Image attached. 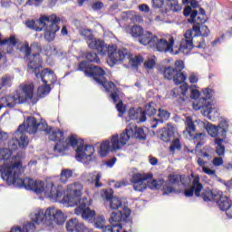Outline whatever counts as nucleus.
<instances>
[{"label":"nucleus","instance_id":"57","mask_svg":"<svg viewBox=\"0 0 232 232\" xmlns=\"http://www.w3.org/2000/svg\"><path fill=\"white\" fill-rule=\"evenodd\" d=\"M149 162L151 166H157V164H159V160L155 157H149Z\"/></svg>","mask_w":232,"mask_h":232},{"label":"nucleus","instance_id":"53","mask_svg":"<svg viewBox=\"0 0 232 232\" xmlns=\"http://www.w3.org/2000/svg\"><path fill=\"white\" fill-rule=\"evenodd\" d=\"M84 1L86 0H78V5L80 6H82V5L84 4ZM35 3H41V0H27L26 5H35Z\"/></svg>","mask_w":232,"mask_h":232},{"label":"nucleus","instance_id":"62","mask_svg":"<svg viewBox=\"0 0 232 232\" xmlns=\"http://www.w3.org/2000/svg\"><path fill=\"white\" fill-rule=\"evenodd\" d=\"M10 232H23V228H21V227H14L11 228Z\"/></svg>","mask_w":232,"mask_h":232},{"label":"nucleus","instance_id":"60","mask_svg":"<svg viewBox=\"0 0 232 232\" xmlns=\"http://www.w3.org/2000/svg\"><path fill=\"white\" fill-rule=\"evenodd\" d=\"M197 163L198 164V166H201V168L205 167L206 165V161H204V160H202L201 158H198Z\"/></svg>","mask_w":232,"mask_h":232},{"label":"nucleus","instance_id":"30","mask_svg":"<svg viewBox=\"0 0 232 232\" xmlns=\"http://www.w3.org/2000/svg\"><path fill=\"white\" fill-rule=\"evenodd\" d=\"M175 130L176 129L171 124L169 123L167 127L163 128V130L161 133V140L164 142H169L173 135H175Z\"/></svg>","mask_w":232,"mask_h":232},{"label":"nucleus","instance_id":"13","mask_svg":"<svg viewBox=\"0 0 232 232\" xmlns=\"http://www.w3.org/2000/svg\"><path fill=\"white\" fill-rule=\"evenodd\" d=\"M34 97V84L21 85L12 95L0 98V110L3 108H14L16 104H23L27 101H32Z\"/></svg>","mask_w":232,"mask_h":232},{"label":"nucleus","instance_id":"64","mask_svg":"<svg viewBox=\"0 0 232 232\" xmlns=\"http://www.w3.org/2000/svg\"><path fill=\"white\" fill-rule=\"evenodd\" d=\"M225 186L227 189H232V179L225 183Z\"/></svg>","mask_w":232,"mask_h":232},{"label":"nucleus","instance_id":"1","mask_svg":"<svg viewBox=\"0 0 232 232\" xmlns=\"http://www.w3.org/2000/svg\"><path fill=\"white\" fill-rule=\"evenodd\" d=\"M19 142L16 138H13L8 142V149L4 148L0 150V162H4L0 165V173L3 180L8 184V186H14V188H24V181L26 178L23 175V165H21V157L12 156V151L17 150Z\"/></svg>","mask_w":232,"mask_h":232},{"label":"nucleus","instance_id":"22","mask_svg":"<svg viewBox=\"0 0 232 232\" xmlns=\"http://www.w3.org/2000/svg\"><path fill=\"white\" fill-rule=\"evenodd\" d=\"M183 14L185 15V17L190 15L188 23H190L191 24H204V23H206V18H204V16L202 15H198V11L193 10L189 5L185 7ZM197 15L198 16L197 17Z\"/></svg>","mask_w":232,"mask_h":232},{"label":"nucleus","instance_id":"63","mask_svg":"<svg viewBox=\"0 0 232 232\" xmlns=\"http://www.w3.org/2000/svg\"><path fill=\"white\" fill-rule=\"evenodd\" d=\"M189 3L191 5L192 8H197V6H198V3L195 0H190Z\"/></svg>","mask_w":232,"mask_h":232},{"label":"nucleus","instance_id":"56","mask_svg":"<svg viewBox=\"0 0 232 232\" xmlns=\"http://www.w3.org/2000/svg\"><path fill=\"white\" fill-rule=\"evenodd\" d=\"M115 162H117V158H111V160H107V168H111L112 166H115Z\"/></svg>","mask_w":232,"mask_h":232},{"label":"nucleus","instance_id":"7","mask_svg":"<svg viewBox=\"0 0 232 232\" xmlns=\"http://www.w3.org/2000/svg\"><path fill=\"white\" fill-rule=\"evenodd\" d=\"M135 137L140 140H146V133L144 129L138 128L134 124H130L124 132L121 134H114L110 140H106L100 145L99 155L100 157H106L110 151H117L121 150L123 146L128 144V140Z\"/></svg>","mask_w":232,"mask_h":232},{"label":"nucleus","instance_id":"15","mask_svg":"<svg viewBox=\"0 0 232 232\" xmlns=\"http://www.w3.org/2000/svg\"><path fill=\"white\" fill-rule=\"evenodd\" d=\"M82 191L84 187L80 182H73L66 186V193L62 199L56 200V202H62V204H67L69 207L79 206V202L82 200Z\"/></svg>","mask_w":232,"mask_h":232},{"label":"nucleus","instance_id":"59","mask_svg":"<svg viewBox=\"0 0 232 232\" xmlns=\"http://www.w3.org/2000/svg\"><path fill=\"white\" fill-rule=\"evenodd\" d=\"M224 211H226V215L228 218H232V205L231 204Z\"/></svg>","mask_w":232,"mask_h":232},{"label":"nucleus","instance_id":"61","mask_svg":"<svg viewBox=\"0 0 232 232\" xmlns=\"http://www.w3.org/2000/svg\"><path fill=\"white\" fill-rule=\"evenodd\" d=\"M1 5L5 8H8V6H10V0H2Z\"/></svg>","mask_w":232,"mask_h":232},{"label":"nucleus","instance_id":"37","mask_svg":"<svg viewBox=\"0 0 232 232\" xmlns=\"http://www.w3.org/2000/svg\"><path fill=\"white\" fill-rule=\"evenodd\" d=\"M105 224H106V218H104V216H98L94 218V227H97L98 229H102L103 232L108 227V226H105Z\"/></svg>","mask_w":232,"mask_h":232},{"label":"nucleus","instance_id":"12","mask_svg":"<svg viewBox=\"0 0 232 232\" xmlns=\"http://www.w3.org/2000/svg\"><path fill=\"white\" fill-rule=\"evenodd\" d=\"M140 41V44H143V46H150V48H154L158 52H164L171 55H177V53L180 52L179 49L178 51L173 49V44H175L173 37H170L168 41L164 38H159L151 32H148L141 36Z\"/></svg>","mask_w":232,"mask_h":232},{"label":"nucleus","instance_id":"34","mask_svg":"<svg viewBox=\"0 0 232 232\" xmlns=\"http://www.w3.org/2000/svg\"><path fill=\"white\" fill-rule=\"evenodd\" d=\"M213 95H215V91L207 87L201 91V97L198 101H196V102H199L201 99H204L205 101H211Z\"/></svg>","mask_w":232,"mask_h":232},{"label":"nucleus","instance_id":"3","mask_svg":"<svg viewBox=\"0 0 232 232\" xmlns=\"http://www.w3.org/2000/svg\"><path fill=\"white\" fill-rule=\"evenodd\" d=\"M18 131H24L29 133V135H35L37 131H44L48 135L50 140L57 142L53 150L58 153L66 151L69 146L75 148L79 144L76 135H72L68 139H64V132L61 130L48 127V123H46V121L44 120H41L40 122H37V119L32 116L27 117L24 121V123L18 127Z\"/></svg>","mask_w":232,"mask_h":232},{"label":"nucleus","instance_id":"31","mask_svg":"<svg viewBox=\"0 0 232 232\" xmlns=\"http://www.w3.org/2000/svg\"><path fill=\"white\" fill-rule=\"evenodd\" d=\"M102 177V174L101 172H92L87 175L86 180L87 182H90V184H95L96 188H101L102 186V183H100V180Z\"/></svg>","mask_w":232,"mask_h":232},{"label":"nucleus","instance_id":"41","mask_svg":"<svg viewBox=\"0 0 232 232\" xmlns=\"http://www.w3.org/2000/svg\"><path fill=\"white\" fill-rule=\"evenodd\" d=\"M6 44L15 46L17 44V40L15 39V36H11L10 38H5L2 40V35L0 34V46H5Z\"/></svg>","mask_w":232,"mask_h":232},{"label":"nucleus","instance_id":"24","mask_svg":"<svg viewBox=\"0 0 232 232\" xmlns=\"http://www.w3.org/2000/svg\"><path fill=\"white\" fill-rule=\"evenodd\" d=\"M203 186L200 183V178L198 176L195 177L192 181V186L189 188H186L184 195L185 197H193L195 193L196 197H200V192L203 189Z\"/></svg>","mask_w":232,"mask_h":232},{"label":"nucleus","instance_id":"23","mask_svg":"<svg viewBox=\"0 0 232 232\" xmlns=\"http://www.w3.org/2000/svg\"><path fill=\"white\" fill-rule=\"evenodd\" d=\"M102 197L105 200H111V209H121V208L124 209V208H126L122 206V199H121V198L113 197L112 189H110V192H108V190H104Z\"/></svg>","mask_w":232,"mask_h":232},{"label":"nucleus","instance_id":"36","mask_svg":"<svg viewBox=\"0 0 232 232\" xmlns=\"http://www.w3.org/2000/svg\"><path fill=\"white\" fill-rule=\"evenodd\" d=\"M143 112L145 113V117L146 115H148L149 117L155 115V113H157V103L153 102H150L145 106V110L143 111Z\"/></svg>","mask_w":232,"mask_h":232},{"label":"nucleus","instance_id":"19","mask_svg":"<svg viewBox=\"0 0 232 232\" xmlns=\"http://www.w3.org/2000/svg\"><path fill=\"white\" fill-rule=\"evenodd\" d=\"M90 206H92V199L88 200V198H82V199L79 201L78 207L74 209L75 215H81L83 220L92 222V220L95 218V211L90 209Z\"/></svg>","mask_w":232,"mask_h":232},{"label":"nucleus","instance_id":"38","mask_svg":"<svg viewBox=\"0 0 232 232\" xmlns=\"http://www.w3.org/2000/svg\"><path fill=\"white\" fill-rule=\"evenodd\" d=\"M80 35H82V37H84L87 44H90V43H92L95 39V37L92 34V30L89 29H82L80 31Z\"/></svg>","mask_w":232,"mask_h":232},{"label":"nucleus","instance_id":"17","mask_svg":"<svg viewBox=\"0 0 232 232\" xmlns=\"http://www.w3.org/2000/svg\"><path fill=\"white\" fill-rule=\"evenodd\" d=\"M201 197L205 202H217L221 211L227 209L231 204L227 197L222 196V192H217L211 189H206Z\"/></svg>","mask_w":232,"mask_h":232},{"label":"nucleus","instance_id":"11","mask_svg":"<svg viewBox=\"0 0 232 232\" xmlns=\"http://www.w3.org/2000/svg\"><path fill=\"white\" fill-rule=\"evenodd\" d=\"M108 53L109 58L107 60V63L110 66L121 64L122 61H126V59H128L130 66H131V68H134V70H137V68H139V65L141 63H144V58H142V56L139 55L131 57V53L126 48H120L117 50V46L109 45Z\"/></svg>","mask_w":232,"mask_h":232},{"label":"nucleus","instance_id":"6","mask_svg":"<svg viewBox=\"0 0 232 232\" xmlns=\"http://www.w3.org/2000/svg\"><path fill=\"white\" fill-rule=\"evenodd\" d=\"M20 52H23L25 55V60L27 61V68L31 73H34L39 79H42L44 84H53L57 81V76L50 69H44L42 72H39L43 68V60H41V55L39 53H32V52H41V46L39 43L34 42L30 45L25 43L21 48Z\"/></svg>","mask_w":232,"mask_h":232},{"label":"nucleus","instance_id":"8","mask_svg":"<svg viewBox=\"0 0 232 232\" xmlns=\"http://www.w3.org/2000/svg\"><path fill=\"white\" fill-rule=\"evenodd\" d=\"M59 23H61V18L55 14H51L50 16L43 15L38 20L26 21L25 25L35 32H41L44 29V39L51 43L55 39V34L59 32Z\"/></svg>","mask_w":232,"mask_h":232},{"label":"nucleus","instance_id":"10","mask_svg":"<svg viewBox=\"0 0 232 232\" xmlns=\"http://www.w3.org/2000/svg\"><path fill=\"white\" fill-rule=\"evenodd\" d=\"M200 24H194L192 30H188L184 34L179 45V53L183 55H189L193 48L204 50L206 48V42L200 34Z\"/></svg>","mask_w":232,"mask_h":232},{"label":"nucleus","instance_id":"46","mask_svg":"<svg viewBox=\"0 0 232 232\" xmlns=\"http://www.w3.org/2000/svg\"><path fill=\"white\" fill-rule=\"evenodd\" d=\"M209 35V28L207 25H201L199 37H208Z\"/></svg>","mask_w":232,"mask_h":232},{"label":"nucleus","instance_id":"50","mask_svg":"<svg viewBox=\"0 0 232 232\" xmlns=\"http://www.w3.org/2000/svg\"><path fill=\"white\" fill-rule=\"evenodd\" d=\"M170 150H180V140H179V138L175 139L172 141V145L170 146Z\"/></svg>","mask_w":232,"mask_h":232},{"label":"nucleus","instance_id":"35","mask_svg":"<svg viewBox=\"0 0 232 232\" xmlns=\"http://www.w3.org/2000/svg\"><path fill=\"white\" fill-rule=\"evenodd\" d=\"M14 82V78L10 75H5L0 78V90L3 88H10Z\"/></svg>","mask_w":232,"mask_h":232},{"label":"nucleus","instance_id":"49","mask_svg":"<svg viewBox=\"0 0 232 232\" xmlns=\"http://www.w3.org/2000/svg\"><path fill=\"white\" fill-rule=\"evenodd\" d=\"M188 81L190 84H197V82H198V76H197V74H195L194 72H191L188 77Z\"/></svg>","mask_w":232,"mask_h":232},{"label":"nucleus","instance_id":"16","mask_svg":"<svg viewBox=\"0 0 232 232\" xmlns=\"http://www.w3.org/2000/svg\"><path fill=\"white\" fill-rule=\"evenodd\" d=\"M192 108L196 111L203 112V115L207 116L210 121L215 122L218 117H220V112H218V109L213 107L211 104V101H206L202 98L199 102H194L192 103Z\"/></svg>","mask_w":232,"mask_h":232},{"label":"nucleus","instance_id":"54","mask_svg":"<svg viewBox=\"0 0 232 232\" xmlns=\"http://www.w3.org/2000/svg\"><path fill=\"white\" fill-rule=\"evenodd\" d=\"M139 10L140 12H144L145 14H148L150 12V6L146 4H142L139 5Z\"/></svg>","mask_w":232,"mask_h":232},{"label":"nucleus","instance_id":"27","mask_svg":"<svg viewBox=\"0 0 232 232\" xmlns=\"http://www.w3.org/2000/svg\"><path fill=\"white\" fill-rule=\"evenodd\" d=\"M129 117L130 121H138V122H146V114L142 108L130 109L129 111Z\"/></svg>","mask_w":232,"mask_h":232},{"label":"nucleus","instance_id":"4","mask_svg":"<svg viewBox=\"0 0 232 232\" xmlns=\"http://www.w3.org/2000/svg\"><path fill=\"white\" fill-rule=\"evenodd\" d=\"M152 177V174H133L130 182L133 185L134 190L142 192L147 188L150 189H160V188H163V195H169L170 193H175V191H180V186L186 188V184L189 182L188 176L179 174L170 175L167 181H164V179H150L146 182L148 179H151Z\"/></svg>","mask_w":232,"mask_h":232},{"label":"nucleus","instance_id":"5","mask_svg":"<svg viewBox=\"0 0 232 232\" xmlns=\"http://www.w3.org/2000/svg\"><path fill=\"white\" fill-rule=\"evenodd\" d=\"M72 177L73 170L63 169L60 177L55 176L47 179L45 183L41 180L34 181L30 178H25L24 188L29 191H34L36 195H43L44 193L51 202H57V200H61L63 195H64V188L58 183L59 180H61L63 184H66Z\"/></svg>","mask_w":232,"mask_h":232},{"label":"nucleus","instance_id":"29","mask_svg":"<svg viewBox=\"0 0 232 232\" xmlns=\"http://www.w3.org/2000/svg\"><path fill=\"white\" fill-rule=\"evenodd\" d=\"M169 112L164 109H159V113H158V117L160 119H153L151 121V128L152 130H155V128H157L158 124H163L164 121H168V119H169Z\"/></svg>","mask_w":232,"mask_h":232},{"label":"nucleus","instance_id":"51","mask_svg":"<svg viewBox=\"0 0 232 232\" xmlns=\"http://www.w3.org/2000/svg\"><path fill=\"white\" fill-rule=\"evenodd\" d=\"M200 97V92L198 90L192 89L190 92V99H194V101H197Z\"/></svg>","mask_w":232,"mask_h":232},{"label":"nucleus","instance_id":"42","mask_svg":"<svg viewBox=\"0 0 232 232\" xmlns=\"http://www.w3.org/2000/svg\"><path fill=\"white\" fill-rule=\"evenodd\" d=\"M187 79L186 74H184V72H177L173 81L175 82V84H182V82H184Z\"/></svg>","mask_w":232,"mask_h":232},{"label":"nucleus","instance_id":"45","mask_svg":"<svg viewBox=\"0 0 232 232\" xmlns=\"http://www.w3.org/2000/svg\"><path fill=\"white\" fill-rule=\"evenodd\" d=\"M212 164L214 168H218L220 166H224V159H222V157H215L212 160Z\"/></svg>","mask_w":232,"mask_h":232},{"label":"nucleus","instance_id":"52","mask_svg":"<svg viewBox=\"0 0 232 232\" xmlns=\"http://www.w3.org/2000/svg\"><path fill=\"white\" fill-rule=\"evenodd\" d=\"M130 183L128 182V180L126 179H123L121 181H117L115 184H114V187L119 188H124L126 186H128Z\"/></svg>","mask_w":232,"mask_h":232},{"label":"nucleus","instance_id":"33","mask_svg":"<svg viewBox=\"0 0 232 232\" xmlns=\"http://www.w3.org/2000/svg\"><path fill=\"white\" fill-rule=\"evenodd\" d=\"M150 31H145L144 29L139 25H134L130 29V34L132 37H139V42L140 43V39H142V35L148 34Z\"/></svg>","mask_w":232,"mask_h":232},{"label":"nucleus","instance_id":"25","mask_svg":"<svg viewBox=\"0 0 232 232\" xmlns=\"http://www.w3.org/2000/svg\"><path fill=\"white\" fill-rule=\"evenodd\" d=\"M88 46L91 50H96L99 55H106L108 53V46L102 40L94 38L92 42H89Z\"/></svg>","mask_w":232,"mask_h":232},{"label":"nucleus","instance_id":"28","mask_svg":"<svg viewBox=\"0 0 232 232\" xmlns=\"http://www.w3.org/2000/svg\"><path fill=\"white\" fill-rule=\"evenodd\" d=\"M14 138L18 142L19 148L24 150V148L28 147L30 140L28 139V136H26V132H24V130H19V129H17V130L14 132Z\"/></svg>","mask_w":232,"mask_h":232},{"label":"nucleus","instance_id":"26","mask_svg":"<svg viewBox=\"0 0 232 232\" xmlns=\"http://www.w3.org/2000/svg\"><path fill=\"white\" fill-rule=\"evenodd\" d=\"M66 229L69 232H91L84 224L79 222V220L73 218L66 223Z\"/></svg>","mask_w":232,"mask_h":232},{"label":"nucleus","instance_id":"39","mask_svg":"<svg viewBox=\"0 0 232 232\" xmlns=\"http://www.w3.org/2000/svg\"><path fill=\"white\" fill-rule=\"evenodd\" d=\"M176 73H177V70L175 69V67H171V66L165 67L163 72V75L165 79H168V81H171V79H174Z\"/></svg>","mask_w":232,"mask_h":232},{"label":"nucleus","instance_id":"21","mask_svg":"<svg viewBox=\"0 0 232 232\" xmlns=\"http://www.w3.org/2000/svg\"><path fill=\"white\" fill-rule=\"evenodd\" d=\"M185 124H186V130L183 131V135L184 137H186V139H188V140H191L193 139H198V137L200 139L204 137V133L197 134L195 132V130H196L195 123L193 122V120L191 119V117L186 118Z\"/></svg>","mask_w":232,"mask_h":232},{"label":"nucleus","instance_id":"47","mask_svg":"<svg viewBox=\"0 0 232 232\" xmlns=\"http://www.w3.org/2000/svg\"><path fill=\"white\" fill-rule=\"evenodd\" d=\"M144 66H145V68H147L148 70H151V68H154V67H155V59L150 58V59L147 60V61L144 63Z\"/></svg>","mask_w":232,"mask_h":232},{"label":"nucleus","instance_id":"40","mask_svg":"<svg viewBox=\"0 0 232 232\" xmlns=\"http://www.w3.org/2000/svg\"><path fill=\"white\" fill-rule=\"evenodd\" d=\"M50 92H52V88L50 87V85L44 83V85H41L38 88V92L37 93L43 99L46 95H48V93H50Z\"/></svg>","mask_w":232,"mask_h":232},{"label":"nucleus","instance_id":"14","mask_svg":"<svg viewBox=\"0 0 232 232\" xmlns=\"http://www.w3.org/2000/svg\"><path fill=\"white\" fill-rule=\"evenodd\" d=\"M229 128V123L226 120H222L218 126L211 123L207 125V131L210 137H213L214 142L217 145L216 153L218 157L226 155V147L222 145V142H226L227 138V130Z\"/></svg>","mask_w":232,"mask_h":232},{"label":"nucleus","instance_id":"44","mask_svg":"<svg viewBox=\"0 0 232 232\" xmlns=\"http://www.w3.org/2000/svg\"><path fill=\"white\" fill-rule=\"evenodd\" d=\"M202 171L206 175H208V177H211L212 179H217V171L215 169H211L208 167H203Z\"/></svg>","mask_w":232,"mask_h":232},{"label":"nucleus","instance_id":"20","mask_svg":"<svg viewBox=\"0 0 232 232\" xmlns=\"http://www.w3.org/2000/svg\"><path fill=\"white\" fill-rule=\"evenodd\" d=\"M95 153V149L92 145L82 144V141L76 149V160L82 162V164H90L92 162V156Z\"/></svg>","mask_w":232,"mask_h":232},{"label":"nucleus","instance_id":"58","mask_svg":"<svg viewBox=\"0 0 232 232\" xmlns=\"http://www.w3.org/2000/svg\"><path fill=\"white\" fill-rule=\"evenodd\" d=\"M104 5L102 2H96L92 4V10H101Z\"/></svg>","mask_w":232,"mask_h":232},{"label":"nucleus","instance_id":"9","mask_svg":"<svg viewBox=\"0 0 232 232\" xmlns=\"http://www.w3.org/2000/svg\"><path fill=\"white\" fill-rule=\"evenodd\" d=\"M30 218L33 222H35V224H42L48 227H52L53 223L58 226H63V224L66 222L64 213L54 207H50L46 210L36 209L30 214Z\"/></svg>","mask_w":232,"mask_h":232},{"label":"nucleus","instance_id":"48","mask_svg":"<svg viewBox=\"0 0 232 232\" xmlns=\"http://www.w3.org/2000/svg\"><path fill=\"white\" fill-rule=\"evenodd\" d=\"M174 70L177 72H182V70H184V63L182 61H176Z\"/></svg>","mask_w":232,"mask_h":232},{"label":"nucleus","instance_id":"2","mask_svg":"<svg viewBox=\"0 0 232 232\" xmlns=\"http://www.w3.org/2000/svg\"><path fill=\"white\" fill-rule=\"evenodd\" d=\"M85 59L86 61L82 62L79 64L78 70H80V72H84L86 77H92L95 82H97V84H100L104 92H108L109 93H111L110 97L112 102H118L116 104V110L119 111V117H122V115H124V113L126 112V109L122 104V101H121V98L119 97L121 91L117 89L115 83L106 81V78L104 77V75H106V72L102 68L88 63H101L99 56H97V53H87V54L85 55Z\"/></svg>","mask_w":232,"mask_h":232},{"label":"nucleus","instance_id":"43","mask_svg":"<svg viewBox=\"0 0 232 232\" xmlns=\"http://www.w3.org/2000/svg\"><path fill=\"white\" fill-rule=\"evenodd\" d=\"M35 223L34 220L32 222H26L23 225V232H34L35 231Z\"/></svg>","mask_w":232,"mask_h":232},{"label":"nucleus","instance_id":"55","mask_svg":"<svg viewBox=\"0 0 232 232\" xmlns=\"http://www.w3.org/2000/svg\"><path fill=\"white\" fill-rule=\"evenodd\" d=\"M8 140V133L0 130V141L5 142V140Z\"/></svg>","mask_w":232,"mask_h":232},{"label":"nucleus","instance_id":"18","mask_svg":"<svg viewBox=\"0 0 232 232\" xmlns=\"http://www.w3.org/2000/svg\"><path fill=\"white\" fill-rule=\"evenodd\" d=\"M152 7L155 10H160L161 14L172 12H180L182 5H179V0H152Z\"/></svg>","mask_w":232,"mask_h":232},{"label":"nucleus","instance_id":"32","mask_svg":"<svg viewBox=\"0 0 232 232\" xmlns=\"http://www.w3.org/2000/svg\"><path fill=\"white\" fill-rule=\"evenodd\" d=\"M172 93L173 97H186V93H188V83H183L174 88Z\"/></svg>","mask_w":232,"mask_h":232}]
</instances>
